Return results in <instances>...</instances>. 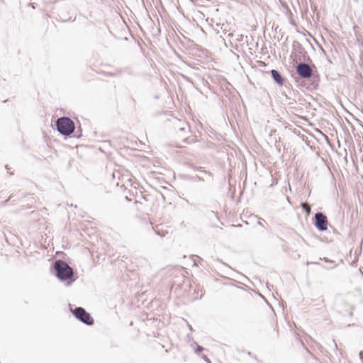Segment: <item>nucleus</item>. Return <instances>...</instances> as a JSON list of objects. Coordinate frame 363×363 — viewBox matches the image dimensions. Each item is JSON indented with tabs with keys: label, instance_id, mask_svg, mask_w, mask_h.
I'll list each match as a JSON object with an SVG mask.
<instances>
[{
	"label": "nucleus",
	"instance_id": "nucleus-1",
	"mask_svg": "<svg viewBox=\"0 0 363 363\" xmlns=\"http://www.w3.org/2000/svg\"><path fill=\"white\" fill-rule=\"evenodd\" d=\"M296 72L300 77L301 79H310L308 84L303 83V81L296 82L302 86L306 87L307 89L312 91L317 89L320 82V76L316 71L315 65L311 67L308 64L300 62L297 63L296 66Z\"/></svg>",
	"mask_w": 363,
	"mask_h": 363
},
{
	"label": "nucleus",
	"instance_id": "nucleus-2",
	"mask_svg": "<svg viewBox=\"0 0 363 363\" xmlns=\"http://www.w3.org/2000/svg\"><path fill=\"white\" fill-rule=\"evenodd\" d=\"M55 271V276L61 281H67L72 279V282L74 280L73 278L72 268L65 261L62 259H57L53 265Z\"/></svg>",
	"mask_w": 363,
	"mask_h": 363
},
{
	"label": "nucleus",
	"instance_id": "nucleus-3",
	"mask_svg": "<svg viewBox=\"0 0 363 363\" xmlns=\"http://www.w3.org/2000/svg\"><path fill=\"white\" fill-rule=\"evenodd\" d=\"M57 130L64 136H69L74 133L75 125L73 121L66 116L59 118L55 122Z\"/></svg>",
	"mask_w": 363,
	"mask_h": 363
},
{
	"label": "nucleus",
	"instance_id": "nucleus-4",
	"mask_svg": "<svg viewBox=\"0 0 363 363\" xmlns=\"http://www.w3.org/2000/svg\"><path fill=\"white\" fill-rule=\"evenodd\" d=\"M71 312L78 320L84 324L92 325L94 323V318L82 307H76L74 309H71Z\"/></svg>",
	"mask_w": 363,
	"mask_h": 363
},
{
	"label": "nucleus",
	"instance_id": "nucleus-5",
	"mask_svg": "<svg viewBox=\"0 0 363 363\" xmlns=\"http://www.w3.org/2000/svg\"><path fill=\"white\" fill-rule=\"evenodd\" d=\"M313 224L317 230L320 232L327 230L328 225L327 216L322 212L316 213L314 216Z\"/></svg>",
	"mask_w": 363,
	"mask_h": 363
},
{
	"label": "nucleus",
	"instance_id": "nucleus-6",
	"mask_svg": "<svg viewBox=\"0 0 363 363\" xmlns=\"http://www.w3.org/2000/svg\"><path fill=\"white\" fill-rule=\"evenodd\" d=\"M292 50L296 52L300 57H302L303 61L310 60V57L308 55L307 51L304 49L302 45L298 41H294L292 44Z\"/></svg>",
	"mask_w": 363,
	"mask_h": 363
},
{
	"label": "nucleus",
	"instance_id": "nucleus-7",
	"mask_svg": "<svg viewBox=\"0 0 363 363\" xmlns=\"http://www.w3.org/2000/svg\"><path fill=\"white\" fill-rule=\"evenodd\" d=\"M195 169L196 170H198L199 172L204 174L206 176V178H205L203 177H201L199 175H195V176L190 177L189 180H191L192 182H200V181L205 182V181L212 180L213 175L210 172H207V171L203 169L202 167H196Z\"/></svg>",
	"mask_w": 363,
	"mask_h": 363
},
{
	"label": "nucleus",
	"instance_id": "nucleus-8",
	"mask_svg": "<svg viewBox=\"0 0 363 363\" xmlns=\"http://www.w3.org/2000/svg\"><path fill=\"white\" fill-rule=\"evenodd\" d=\"M271 77L273 79V80L279 86H282L284 84V77L281 74V73L276 70V69H272L270 71Z\"/></svg>",
	"mask_w": 363,
	"mask_h": 363
},
{
	"label": "nucleus",
	"instance_id": "nucleus-9",
	"mask_svg": "<svg viewBox=\"0 0 363 363\" xmlns=\"http://www.w3.org/2000/svg\"><path fill=\"white\" fill-rule=\"evenodd\" d=\"M160 225H157L155 228H154V227H153L152 228H153V230H155V233H156L157 235H160V237H162H162H164V236L166 235V234L167 233V231H164V230H161V229L160 228Z\"/></svg>",
	"mask_w": 363,
	"mask_h": 363
},
{
	"label": "nucleus",
	"instance_id": "nucleus-10",
	"mask_svg": "<svg viewBox=\"0 0 363 363\" xmlns=\"http://www.w3.org/2000/svg\"><path fill=\"white\" fill-rule=\"evenodd\" d=\"M302 209L307 213L311 212V206L308 203H302L301 205Z\"/></svg>",
	"mask_w": 363,
	"mask_h": 363
},
{
	"label": "nucleus",
	"instance_id": "nucleus-11",
	"mask_svg": "<svg viewBox=\"0 0 363 363\" xmlns=\"http://www.w3.org/2000/svg\"><path fill=\"white\" fill-rule=\"evenodd\" d=\"M195 344H196V348L194 350V352L197 354H199L202 351L206 350L202 346H200V345H197L196 343H195Z\"/></svg>",
	"mask_w": 363,
	"mask_h": 363
},
{
	"label": "nucleus",
	"instance_id": "nucleus-12",
	"mask_svg": "<svg viewBox=\"0 0 363 363\" xmlns=\"http://www.w3.org/2000/svg\"><path fill=\"white\" fill-rule=\"evenodd\" d=\"M184 141L186 143L191 144L193 143H195V138L194 137H189L184 140Z\"/></svg>",
	"mask_w": 363,
	"mask_h": 363
},
{
	"label": "nucleus",
	"instance_id": "nucleus-13",
	"mask_svg": "<svg viewBox=\"0 0 363 363\" xmlns=\"http://www.w3.org/2000/svg\"><path fill=\"white\" fill-rule=\"evenodd\" d=\"M81 132H82V129L79 127V129L75 132L74 137H76L77 138H80L81 137Z\"/></svg>",
	"mask_w": 363,
	"mask_h": 363
},
{
	"label": "nucleus",
	"instance_id": "nucleus-14",
	"mask_svg": "<svg viewBox=\"0 0 363 363\" xmlns=\"http://www.w3.org/2000/svg\"><path fill=\"white\" fill-rule=\"evenodd\" d=\"M201 358H202V359H203L206 362H207V363H211V360L209 359V358H208L206 355L203 354V355L201 356Z\"/></svg>",
	"mask_w": 363,
	"mask_h": 363
},
{
	"label": "nucleus",
	"instance_id": "nucleus-15",
	"mask_svg": "<svg viewBox=\"0 0 363 363\" xmlns=\"http://www.w3.org/2000/svg\"><path fill=\"white\" fill-rule=\"evenodd\" d=\"M216 261H218V262H220V263L224 264L225 266H227L228 267L231 269V267L229 265H228L226 263L223 262L220 259L217 258Z\"/></svg>",
	"mask_w": 363,
	"mask_h": 363
},
{
	"label": "nucleus",
	"instance_id": "nucleus-16",
	"mask_svg": "<svg viewBox=\"0 0 363 363\" xmlns=\"http://www.w3.org/2000/svg\"><path fill=\"white\" fill-rule=\"evenodd\" d=\"M332 342L334 345V347H335V350H337V343L335 342V341L334 340H333Z\"/></svg>",
	"mask_w": 363,
	"mask_h": 363
},
{
	"label": "nucleus",
	"instance_id": "nucleus-17",
	"mask_svg": "<svg viewBox=\"0 0 363 363\" xmlns=\"http://www.w3.org/2000/svg\"><path fill=\"white\" fill-rule=\"evenodd\" d=\"M359 358L363 361V352L359 353Z\"/></svg>",
	"mask_w": 363,
	"mask_h": 363
},
{
	"label": "nucleus",
	"instance_id": "nucleus-18",
	"mask_svg": "<svg viewBox=\"0 0 363 363\" xmlns=\"http://www.w3.org/2000/svg\"><path fill=\"white\" fill-rule=\"evenodd\" d=\"M187 128H189V127L187 126L186 128L184 127V128H179V130L180 131H185Z\"/></svg>",
	"mask_w": 363,
	"mask_h": 363
},
{
	"label": "nucleus",
	"instance_id": "nucleus-19",
	"mask_svg": "<svg viewBox=\"0 0 363 363\" xmlns=\"http://www.w3.org/2000/svg\"><path fill=\"white\" fill-rule=\"evenodd\" d=\"M323 259H324L325 262H331V263H333V261H331V260L328 259V258H326V257H325Z\"/></svg>",
	"mask_w": 363,
	"mask_h": 363
},
{
	"label": "nucleus",
	"instance_id": "nucleus-20",
	"mask_svg": "<svg viewBox=\"0 0 363 363\" xmlns=\"http://www.w3.org/2000/svg\"><path fill=\"white\" fill-rule=\"evenodd\" d=\"M183 77H184V79H186V81H188V82H191V80H190V79H189V77H186V76H184V75H183Z\"/></svg>",
	"mask_w": 363,
	"mask_h": 363
},
{
	"label": "nucleus",
	"instance_id": "nucleus-21",
	"mask_svg": "<svg viewBox=\"0 0 363 363\" xmlns=\"http://www.w3.org/2000/svg\"><path fill=\"white\" fill-rule=\"evenodd\" d=\"M257 223H258V225H259L261 226H263L262 223L260 220V218H259V220H258Z\"/></svg>",
	"mask_w": 363,
	"mask_h": 363
},
{
	"label": "nucleus",
	"instance_id": "nucleus-22",
	"mask_svg": "<svg viewBox=\"0 0 363 363\" xmlns=\"http://www.w3.org/2000/svg\"><path fill=\"white\" fill-rule=\"evenodd\" d=\"M28 5H29V6H30V7L34 8V6H33V4H32L31 3H29V4H28Z\"/></svg>",
	"mask_w": 363,
	"mask_h": 363
},
{
	"label": "nucleus",
	"instance_id": "nucleus-23",
	"mask_svg": "<svg viewBox=\"0 0 363 363\" xmlns=\"http://www.w3.org/2000/svg\"><path fill=\"white\" fill-rule=\"evenodd\" d=\"M28 5H29V6H30V7L34 8V6H33V4H32L31 3H29V4H28Z\"/></svg>",
	"mask_w": 363,
	"mask_h": 363
},
{
	"label": "nucleus",
	"instance_id": "nucleus-24",
	"mask_svg": "<svg viewBox=\"0 0 363 363\" xmlns=\"http://www.w3.org/2000/svg\"><path fill=\"white\" fill-rule=\"evenodd\" d=\"M189 329H190L191 330H192V327H191L190 325H189Z\"/></svg>",
	"mask_w": 363,
	"mask_h": 363
},
{
	"label": "nucleus",
	"instance_id": "nucleus-25",
	"mask_svg": "<svg viewBox=\"0 0 363 363\" xmlns=\"http://www.w3.org/2000/svg\"><path fill=\"white\" fill-rule=\"evenodd\" d=\"M203 177L206 178V176L203 174Z\"/></svg>",
	"mask_w": 363,
	"mask_h": 363
}]
</instances>
